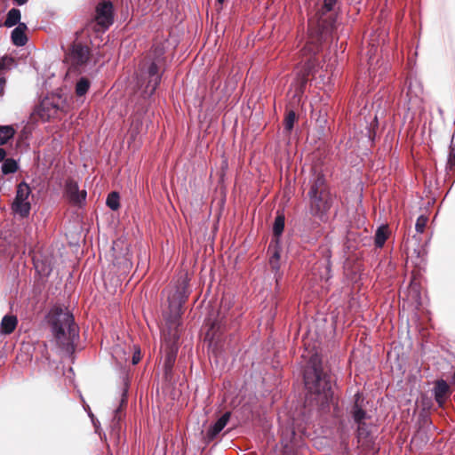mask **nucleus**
<instances>
[{"label": "nucleus", "mask_w": 455, "mask_h": 455, "mask_svg": "<svg viewBox=\"0 0 455 455\" xmlns=\"http://www.w3.org/2000/svg\"><path fill=\"white\" fill-rule=\"evenodd\" d=\"M49 323L59 347L67 354L75 350V341L78 338V327L73 315L60 307H54L49 313Z\"/></svg>", "instance_id": "f257e3e1"}, {"label": "nucleus", "mask_w": 455, "mask_h": 455, "mask_svg": "<svg viewBox=\"0 0 455 455\" xmlns=\"http://www.w3.org/2000/svg\"><path fill=\"white\" fill-rule=\"evenodd\" d=\"M304 383L307 391L315 395V399L322 409L329 406L332 402L331 376L323 371L316 356H312L310 366L304 371Z\"/></svg>", "instance_id": "f03ea898"}, {"label": "nucleus", "mask_w": 455, "mask_h": 455, "mask_svg": "<svg viewBox=\"0 0 455 455\" xmlns=\"http://www.w3.org/2000/svg\"><path fill=\"white\" fill-rule=\"evenodd\" d=\"M322 38L321 32L317 31L315 35H313V32L310 31L308 41L301 50L303 59L300 64H302V70L299 76L302 84H306L307 76L316 70L317 62L315 57L321 49Z\"/></svg>", "instance_id": "7ed1b4c3"}, {"label": "nucleus", "mask_w": 455, "mask_h": 455, "mask_svg": "<svg viewBox=\"0 0 455 455\" xmlns=\"http://www.w3.org/2000/svg\"><path fill=\"white\" fill-rule=\"evenodd\" d=\"M336 196L331 193L317 194L308 196L309 213L323 222L328 220V214L333 206Z\"/></svg>", "instance_id": "20e7f679"}, {"label": "nucleus", "mask_w": 455, "mask_h": 455, "mask_svg": "<svg viewBox=\"0 0 455 455\" xmlns=\"http://www.w3.org/2000/svg\"><path fill=\"white\" fill-rule=\"evenodd\" d=\"M31 194L30 187L26 182H21L17 187L16 196L12 209L21 217H27L31 209L28 197Z\"/></svg>", "instance_id": "39448f33"}, {"label": "nucleus", "mask_w": 455, "mask_h": 455, "mask_svg": "<svg viewBox=\"0 0 455 455\" xmlns=\"http://www.w3.org/2000/svg\"><path fill=\"white\" fill-rule=\"evenodd\" d=\"M98 30L106 31L114 22L113 4L110 1H103L96 7L95 15Z\"/></svg>", "instance_id": "423d86ee"}, {"label": "nucleus", "mask_w": 455, "mask_h": 455, "mask_svg": "<svg viewBox=\"0 0 455 455\" xmlns=\"http://www.w3.org/2000/svg\"><path fill=\"white\" fill-rule=\"evenodd\" d=\"M164 67L165 64L149 60L147 70L144 72V75L148 79L146 88L148 91L149 95L154 94L157 86L160 84Z\"/></svg>", "instance_id": "0eeeda50"}, {"label": "nucleus", "mask_w": 455, "mask_h": 455, "mask_svg": "<svg viewBox=\"0 0 455 455\" xmlns=\"http://www.w3.org/2000/svg\"><path fill=\"white\" fill-rule=\"evenodd\" d=\"M90 48L81 42H74L67 55L73 67L79 68L87 63L90 58Z\"/></svg>", "instance_id": "6e6552de"}, {"label": "nucleus", "mask_w": 455, "mask_h": 455, "mask_svg": "<svg viewBox=\"0 0 455 455\" xmlns=\"http://www.w3.org/2000/svg\"><path fill=\"white\" fill-rule=\"evenodd\" d=\"M64 196L74 205L81 206L85 203L87 193L84 189H80L77 182L73 179H68L65 181Z\"/></svg>", "instance_id": "1a4fd4ad"}, {"label": "nucleus", "mask_w": 455, "mask_h": 455, "mask_svg": "<svg viewBox=\"0 0 455 455\" xmlns=\"http://www.w3.org/2000/svg\"><path fill=\"white\" fill-rule=\"evenodd\" d=\"M350 415L352 417L354 424L366 421L371 419V416L367 413L365 410L364 399L359 392L355 395L354 404L350 409Z\"/></svg>", "instance_id": "9d476101"}, {"label": "nucleus", "mask_w": 455, "mask_h": 455, "mask_svg": "<svg viewBox=\"0 0 455 455\" xmlns=\"http://www.w3.org/2000/svg\"><path fill=\"white\" fill-rule=\"evenodd\" d=\"M376 35H371L369 41V49L367 50L369 74L371 76L376 77V65L379 63V59H376L378 53L379 44L376 42Z\"/></svg>", "instance_id": "9b49d317"}, {"label": "nucleus", "mask_w": 455, "mask_h": 455, "mask_svg": "<svg viewBox=\"0 0 455 455\" xmlns=\"http://www.w3.org/2000/svg\"><path fill=\"white\" fill-rule=\"evenodd\" d=\"M323 193H331V191L328 189L324 176L321 173H317L310 180V188L307 192V196Z\"/></svg>", "instance_id": "f8f14e48"}, {"label": "nucleus", "mask_w": 455, "mask_h": 455, "mask_svg": "<svg viewBox=\"0 0 455 455\" xmlns=\"http://www.w3.org/2000/svg\"><path fill=\"white\" fill-rule=\"evenodd\" d=\"M433 392L435 402L440 407H443L450 393L449 385L445 380L439 379L435 382Z\"/></svg>", "instance_id": "ddd939ff"}, {"label": "nucleus", "mask_w": 455, "mask_h": 455, "mask_svg": "<svg viewBox=\"0 0 455 455\" xmlns=\"http://www.w3.org/2000/svg\"><path fill=\"white\" fill-rule=\"evenodd\" d=\"M231 413L225 412L212 426L207 430V437L211 440L214 439L227 426Z\"/></svg>", "instance_id": "4468645a"}, {"label": "nucleus", "mask_w": 455, "mask_h": 455, "mask_svg": "<svg viewBox=\"0 0 455 455\" xmlns=\"http://www.w3.org/2000/svg\"><path fill=\"white\" fill-rule=\"evenodd\" d=\"M59 107L52 102L50 100H44L38 109V114L44 120H48L53 117L58 112Z\"/></svg>", "instance_id": "2eb2a0df"}, {"label": "nucleus", "mask_w": 455, "mask_h": 455, "mask_svg": "<svg viewBox=\"0 0 455 455\" xmlns=\"http://www.w3.org/2000/svg\"><path fill=\"white\" fill-rule=\"evenodd\" d=\"M27 25L19 23V25L12 31V42L16 46H24L28 42L26 36Z\"/></svg>", "instance_id": "dca6fc26"}, {"label": "nucleus", "mask_w": 455, "mask_h": 455, "mask_svg": "<svg viewBox=\"0 0 455 455\" xmlns=\"http://www.w3.org/2000/svg\"><path fill=\"white\" fill-rule=\"evenodd\" d=\"M18 318L14 315H5L0 323V333L3 335H10L16 329Z\"/></svg>", "instance_id": "f3484780"}, {"label": "nucleus", "mask_w": 455, "mask_h": 455, "mask_svg": "<svg viewBox=\"0 0 455 455\" xmlns=\"http://www.w3.org/2000/svg\"><path fill=\"white\" fill-rule=\"evenodd\" d=\"M166 46L164 42L154 43L150 52V60L165 64V53Z\"/></svg>", "instance_id": "a211bd4d"}, {"label": "nucleus", "mask_w": 455, "mask_h": 455, "mask_svg": "<svg viewBox=\"0 0 455 455\" xmlns=\"http://www.w3.org/2000/svg\"><path fill=\"white\" fill-rule=\"evenodd\" d=\"M389 228L387 225L379 226L374 235V244L377 248H382L389 236Z\"/></svg>", "instance_id": "6ab92c4d"}, {"label": "nucleus", "mask_w": 455, "mask_h": 455, "mask_svg": "<svg viewBox=\"0 0 455 455\" xmlns=\"http://www.w3.org/2000/svg\"><path fill=\"white\" fill-rule=\"evenodd\" d=\"M20 17V11L16 8H12L7 13L4 25L6 28H12L14 26H18L19 23H21Z\"/></svg>", "instance_id": "aec40b11"}, {"label": "nucleus", "mask_w": 455, "mask_h": 455, "mask_svg": "<svg viewBox=\"0 0 455 455\" xmlns=\"http://www.w3.org/2000/svg\"><path fill=\"white\" fill-rule=\"evenodd\" d=\"M422 92L420 84L416 80L410 79L407 85L406 96L409 98V101H411L413 98H417Z\"/></svg>", "instance_id": "412c9836"}, {"label": "nucleus", "mask_w": 455, "mask_h": 455, "mask_svg": "<svg viewBox=\"0 0 455 455\" xmlns=\"http://www.w3.org/2000/svg\"><path fill=\"white\" fill-rule=\"evenodd\" d=\"M356 428V435L359 441L361 440H367L371 433V424L368 423L366 421H362L355 424Z\"/></svg>", "instance_id": "4be33fe9"}, {"label": "nucleus", "mask_w": 455, "mask_h": 455, "mask_svg": "<svg viewBox=\"0 0 455 455\" xmlns=\"http://www.w3.org/2000/svg\"><path fill=\"white\" fill-rule=\"evenodd\" d=\"M15 134V130L11 125L0 126V146L8 142Z\"/></svg>", "instance_id": "5701e85b"}, {"label": "nucleus", "mask_w": 455, "mask_h": 455, "mask_svg": "<svg viewBox=\"0 0 455 455\" xmlns=\"http://www.w3.org/2000/svg\"><path fill=\"white\" fill-rule=\"evenodd\" d=\"M188 298V294L185 291V288L179 289L175 294H173L172 298H169V304L170 307H173L175 304V299H178L177 307L178 308H180L182 305L185 303L186 299Z\"/></svg>", "instance_id": "b1692460"}, {"label": "nucleus", "mask_w": 455, "mask_h": 455, "mask_svg": "<svg viewBox=\"0 0 455 455\" xmlns=\"http://www.w3.org/2000/svg\"><path fill=\"white\" fill-rule=\"evenodd\" d=\"M2 172L4 175L14 173L18 170V164L12 158H7L3 161Z\"/></svg>", "instance_id": "393cba45"}, {"label": "nucleus", "mask_w": 455, "mask_h": 455, "mask_svg": "<svg viewBox=\"0 0 455 455\" xmlns=\"http://www.w3.org/2000/svg\"><path fill=\"white\" fill-rule=\"evenodd\" d=\"M284 228V216L279 214L275 217L273 225V233L275 236H280Z\"/></svg>", "instance_id": "a878e982"}, {"label": "nucleus", "mask_w": 455, "mask_h": 455, "mask_svg": "<svg viewBox=\"0 0 455 455\" xmlns=\"http://www.w3.org/2000/svg\"><path fill=\"white\" fill-rule=\"evenodd\" d=\"M106 204L112 210L116 211L119 206V194L116 191L111 192L107 198Z\"/></svg>", "instance_id": "bb28decb"}, {"label": "nucleus", "mask_w": 455, "mask_h": 455, "mask_svg": "<svg viewBox=\"0 0 455 455\" xmlns=\"http://www.w3.org/2000/svg\"><path fill=\"white\" fill-rule=\"evenodd\" d=\"M90 82L88 79L82 77L78 80L76 85V93L78 96H84L89 90Z\"/></svg>", "instance_id": "cd10ccee"}, {"label": "nucleus", "mask_w": 455, "mask_h": 455, "mask_svg": "<svg viewBox=\"0 0 455 455\" xmlns=\"http://www.w3.org/2000/svg\"><path fill=\"white\" fill-rule=\"evenodd\" d=\"M295 120H296L295 112L293 110H290L287 113V115L285 116V118L283 121L284 130L286 132H290L293 129Z\"/></svg>", "instance_id": "c85d7f7f"}, {"label": "nucleus", "mask_w": 455, "mask_h": 455, "mask_svg": "<svg viewBox=\"0 0 455 455\" xmlns=\"http://www.w3.org/2000/svg\"><path fill=\"white\" fill-rule=\"evenodd\" d=\"M267 252L270 254L269 259L280 260L281 248L279 247L278 243H275V244L271 243L268 246Z\"/></svg>", "instance_id": "c756f323"}, {"label": "nucleus", "mask_w": 455, "mask_h": 455, "mask_svg": "<svg viewBox=\"0 0 455 455\" xmlns=\"http://www.w3.org/2000/svg\"><path fill=\"white\" fill-rule=\"evenodd\" d=\"M268 262L272 271L274 272L276 283L278 284V282L281 279L280 260L269 259Z\"/></svg>", "instance_id": "7c9ffc66"}, {"label": "nucleus", "mask_w": 455, "mask_h": 455, "mask_svg": "<svg viewBox=\"0 0 455 455\" xmlns=\"http://www.w3.org/2000/svg\"><path fill=\"white\" fill-rule=\"evenodd\" d=\"M427 223V218L424 215L418 217L415 228L418 233H423Z\"/></svg>", "instance_id": "2f4dec72"}, {"label": "nucleus", "mask_w": 455, "mask_h": 455, "mask_svg": "<svg viewBox=\"0 0 455 455\" xmlns=\"http://www.w3.org/2000/svg\"><path fill=\"white\" fill-rule=\"evenodd\" d=\"M455 165V148H452V145L450 146V152L447 157V164L446 168L451 170Z\"/></svg>", "instance_id": "473e14b6"}, {"label": "nucleus", "mask_w": 455, "mask_h": 455, "mask_svg": "<svg viewBox=\"0 0 455 455\" xmlns=\"http://www.w3.org/2000/svg\"><path fill=\"white\" fill-rule=\"evenodd\" d=\"M337 0H324L323 6L325 12H331L334 9Z\"/></svg>", "instance_id": "72a5a7b5"}, {"label": "nucleus", "mask_w": 455, "mask_h": 455, "mask_svg": "<svg viewBox=\"0 0 455 455\" xmlns=\"http://www.w3.org/2000/svg\"><path fill=\"white\" fill-rule=\"evenodd\" d=\"M14 60L12 58L4 57L0 61V69H2L4 67H5L8 64H13Z\"/></svg>", "instance_id": "f704fd0d"}, {"label": "nucleus", "mask_w": 455, "mask_h": 455, "mask_svg": "<svg viewBox=\"0 0 455 455\" xmlns=\"http://www.w3.org/2000/svg\"><path fill=\"white\" fill-rule=\"evenodd\" d=\"M6 79L4 77L0 78V95L4 94Z\"/></svg>", "instance_id": "c9c22d12"}, {"label": "nucleus", "mask_w": 455, "mask_h": 455, "mask_svg": "<svg viewBox=\"0 0 455 455\" xmlns=\"http://www.w3.org/2000/svg\"><path fill=\"white\" fill-rule=\"evenodd\" d=\"M175 359V353L169 354L166 359V363L171 365Z\"/></svg>", "instance_id": "e433bc0d"}, {"label": "nucleus", "mask_w": 455, "mask_h": 455, "mask_svg": "<svg viewBox=\"0 0 455 455\" xmlns=\"http://www.w3.org/2000/svg\"><path fill=\"white\" fill-rule=\"evenodd\" d=\"M6 151L4 148H0V162H3L5 159Z\"/></svg>", "instance_id": "4c0bfd02"}, {"label": "nucleus", "mask_w": 455, "mask_h": 455, "mask_svg": "<svg viewBox=\"0 0 455 455\" xmlns=\"http://www.w3.org/2000/svg\"><path fill=\"white\" fill-rule=\"evenodd\" d=\"M28 0H13V2L17 4V5H24L25 4L28 3Z\"/></svg>", "instance_id": "58836bf2"}, {"label": "nucleus", "mask_w": 455, "mask_h": 455, "mask_svg": "<svg viewBox=\"0 0 455 455\" xmlns=\"http://www.w3.org/2000/svg\"><path fill=\"white\" fill-rule=\"evenodd\" d=\"M140 361V357H137L136 355H133L132 357V363L136 364Z\"/></svg>", "instance_id": "ea45409f"}, {"label": "nucleus", "mask_w": 455, "mask_h": 455, "mask_svg": "<svg viewBox=\"0 0 455 455\" xmlns=\"http://www.w3.org/2000/svg\"><path fill=\"white\" fill-rule=\"evenodd\" d=\"M226 304L224 302V300L221 301V305H220V310H222V308H225L226 307Z\"/></svg>", "instance_id": "a19ab883"}, {"label": "nucleus", "mask_w": 455, "mask_h": 455, "mask_svg": "<svg viewBox=\"0 0 455 455\" xmlns=\"http://www.w3.org/2000/svg\"><path fill=\"white\" fill-rule=\"evenodd\" d=\"M452 379H453V382L455 383V371H454Z\"/></svg>", "instance_id": "79ce46f5"}, {"label": "nucleus", "mask_w": 455, "mask_h": 455, "mask_svg": "<svg viewBox=\"0 0 455 455\" xmlns=\"http://www.w3.org/2000/svg\"><path fill=\"white\" fill-rule=\"evenodd\" d=\"M89 416L92 418V419L93 420V415L92 413H89Z\"/></svg>", "instance_id": "37998d69"}, {"label": "nucleus", "mask_w": 455, "mask_h": 455, "mask_svg": "<svg viewBox=\"0 0 455 455\" xmlns=\"http://www.w3.org/2000/svg\"><path fill=\"white\" fill-rule=\"evenodd\" d=\"M220 4H222L224 0H217Z\"/></svg>", "instance_id": "c03bdc74"}]
</instances>
